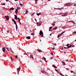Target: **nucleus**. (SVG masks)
<instances>
[{
  "label": "nucleus",
  "mask_w": 76,
  "mask_h": 76,
  "mask_svg": "<svg viewBox=\"0 0 76 76\" xmlns=\"http://www.w3.org/2000/svg\"><path fill=\"white\" fill-rule=\"evenodd\" d=\"M39 34L42 37H43V36H44V34H43V32H42V31H40Z\"/></svg>",
  "instance_id": "obj_1"
},
{
  "label": "nucleus",
  "mask_w": 76,
  "mask_h": 76,
  "mask_svg": "<svg viewBox=\"0 0 76 76\" xmlns=\"http://www.w3.org/2000/svg\"><path fill=\"white\" fill-rule=\"evenodd\" d=\"M15 17V19H16V20H17L18 18V16L16 15H14Z\"/></svg>",
  "instance_id": "obj_2"
},
{
  "label": "nucleus",
  "mask_w": 76,
  "mask_h": 76,
  "mask_svg": "<svg viewBox=\"0 0 76 76\" xmlns=\"http://www.w3.org/2000/svg\"><path fill=\"white\" fill-rule=\"evenodd\" d=\"M71 47H72V46H71V45H70L69 47H64V48L65 49H68V48H71Z\"/></svg>",
  "instance_id": "obj_3"
},
{
  "label": "nucleus",
  "mask_w": 76,
  "mask_h": 76,
  "mask_svg": "<svg viewBox=\"0 0 76 76\" xmlns=\"http://www.w3.org/2000/svg\"><path fill=\"white\" fill-rule=\"evenodd\" d=\"M26 39H30V38H31V37L30 36H28L27 37H26Z\"/></svg>",
  "instance_id": "obj_4"
},
{
  "label": "nucleus",
  "mask_w": 76,
  "mask_h": 76,
  "mask_svg": "<svg viewBox=\"0 0 76 76\" xmlns=\"http://www.w3.org/2000/svg\"><path fill=\"white\" fill-rule=\"evenodd\" d=\"M2 51H3V52H5V51H6V50L5 49V48H2Z\"/></svg>",
  "instance_id": "obj_5"
},
{
  "label": "nucleus",
  "mask_w": 76,
  "mask_h": 76,
  "mask_svg": "<svg viewBox=\"0 0 76 76\" xmlns=\"http://www.w3.org/2000/svg\"><path fill=\"white\" fill-rule=\"evenodd\" d=\"M20 68H18L17 69V70L18 71V73L19 72V71H20Z\"/></svg>",
  "instance_id": "obj_6"
},
{
  "label": "nucleus",
  "mask_w": 76,
  "mask_h": 76,
  "mask_svg": "<svg viewBox=\"0 0 76 76\" xmlns=\"http://www.w3.org/2000/svg\"><path fill=\"white\" fill-rule=\"evenodd\" d=\"M12 20L13 21V22L15 24H16V21L15 20L13 19H12Z\"/></svg>",
  "instance_id": "obj_7"
},
{
  "label": "nucleus",
  "mask_w": 76,
  "mask_h": 76,
  "mask_svg": "<svg viewBox=\"0 0 76 76\" xmlns=\"http://www.w3.org/2000/svg\"><path fill=\"white\" fill-rule=\"evenodd\" d=\"M69 22H72V23H73V24H75V23L73 21H72V20L70 21H69Z\"/></svg>",
  "instance_id": "obj_8"
},
{
  "label": "nucleus",
  "mask_w": 76,
  "mask_h": 76,
  "mask_svg": "<svg viewBox=\"0 0 76 76\" xmlns=\"http://www.w3.org/2000/svg\"><path fill=\"white\" fill-rule=\"evenodd\" d=\"M41 15V12L37 14V16H39V15Z\"/></svg>",
  "instance_id": "obj_9"
},
{
  "label": "nucleus",
  "mask_w": 76,
  "mask_h": 76,
  "mask_svg": "<svg viewBox=\"0 0 76 76\" xmlns=\"http://www.w3.org/2000/svg\"><path fill=\"white\" fill-rule=\"evenodd\" d=\"M52 66H53V67H54V68H55V69H57V66H55V65H53Z\"/></svg>",
  "instance_id": "obj_10"
},
{
  "label": "nucleus",
  "mask_w": 76,
  "mask_h": 76,
  "mask_svg": "<svg viewBox=\"0 0 76 76\" xmlns=\"http://www.w3.org/2000/svg\"><path fill=\"white\" fill-rule=\"evenodd\" d=\"M37 51H38L39 52H42V51L40 50H38V49H37Z\"/></svg>",
  "instance_id": "obj_11"
},
{
  "label": "nucleus",
  "mask_w": 76,
  "mask_h": 76,
  "mask_svg": "<svg viewBox=\"0 0 76 76\" xmlns=\"http://www.w3.org/2000/svg\"><path fill=\"white\" fill-rule=\"evenodd\" d=\"M67 14H64V15H62V16H67Z\"/></svg>",
  "instance_id": "obj_12"
},
{
  "label": "nucleus",
  "mask_w": 76,
  "mask_h": 76,
  "mask_svg": "<svg viewBox=\"0 0 76 76\" xmlns=\"http://www.w3.org/2000/svg\"><path fill=\"white\" fill-rule=\"evenodd\" d=\"M62 63L63 64V65H66V64H65L64 62L62 61Z\"/></svg>",
  "instance_id": "obj_13"
},
{
  "label": "nucleus",
  "mask_w": 76,
  "mask_h": 76,
  "mask_svg": "<svg viewBox=\"0 0 76 76\" xmlns=\"http://www.w3.org/2000/svg\"><path fill=\"white\" fill-rule=\"evenodd\" d=\"M64 32H65V31H63V32H62L61 33V34H60V35H62V34H63L64 33Z\"/></svg>",
  "instance_id": "obj_14"
},
{
  "label": "nucleus",
  "mask_w": 76,
  "mask_h": 76,
  "mask_svg": "<svg viewBox=\"0 0 76 76\" xmlns=\"http://www.w3.org/2000/svg\"><path fill=\"white\" fill-rule=\"evenodd\" d=\"M15 25H16V30H17V29H18V25H17V24H15Z\"/></svg>",
  "instance_id": "obj_15"
},
{
  "label": "nucleus",
  "mask_w": 76,
  "mask_h": 76,
  "mask_svg": "<svg viewBox=\"0 0 76 76\" xmlns=\"http://www.w3.org/2000/svg\"><path fill=\"white\" fill-rule=\"evenodd\" d=\"M14 9L13 7H12L10 9V10H14Z\"/></svg>",
  "instance_id": "obj_16"
},
{
  "label": "nucleus",
  "mask_w": 76,
  "mask_h": 76,
  "mask_svg": "<svg viewBox=\"0 0 76 76\" xmlns=\"http://www.w3.org/2000/svg\"><path fill=\"white\" fill-rule=\"evenodd\" d=\"M26 12L25 13V14H24V15H26V14H27V13H28V10H26Z\"/></svg>",
  "instance_id": "obj_17"
},
{
  "label": "nucleus",
  "mask_w": 76,
  "mask_h": 76,
  "mask_svg": "<svg viewBox=\"0 0 76 76\" xmlns=\"http://www.w3.org/2000/svg\"><path fill=\"white\" fill-rule=\"evenodd\" d=\"M18 9H16L15 10V13H18Z\"/></svg>",
  "instance_id": "obj_18"
},
{
  "label": "nucleus",
  "mask_w": 76,
  "mask_h": 76,
  "mask_svg": "<svg viewBox=\"0 0 76 76\" xmlns=\"http://www.w3.org/2000/svg\"><path fill=\"white\" fill-rule=\"evenodd\" d=\"M30 57H31V58H32V59H34V57H33V56L30 55Z\"/></svg>",
  "instance_id": "obj_19"
},
{
  "label": "nucleus",
  "mask_w": 76,
  "mask_h": 76,
  "mask_svg": "<svg viewBox=\"0 0 76 76\" xmlns=\"http://www.w3.org/2000/svg\"><path fill=\"white\" fill-rule=\"evenodd\" d=\"M18 19V22H20V19L19 18H18V19Z\"/></svg>",
  "instance_id": "obj_20"
},
{
  "label": "nucleus",
  "mask_w": 76,
  "mask_h": 76,
  "mask_svg": "<svg viewBox=\"0 0 76 76\" xmlns=\"http://www.w3.org/2000/svg\"><path fill=\"white\" fill-rule=\"evenodd\" d=\"M41 72L43 73H45V72L44 71H41Z\"/></svg>",
  "instance_id": "obj_21"
},
{
  "label": "nucleus",
  "mask_w": 76,
  "mask_h": 76,
  "mask_svg": "<svg viewBox=\"0 0 76 76\" xmlns=\"http://www.w3.org/2000/svg\"><path fill=\"white\" fill-rule=\"evenodd\" d=\"M59 74L60 75H61L62 76H64V75H63L62 74H61V72L59 73Z\"/></svg>",
  "instance_id": "obj_22"
},
{
  "label": "nucleus",
  "mask_w": 76,
  "mask_h": 76,
  "mask_svg": "<svg viewBox=\"0 0 76 76\" xmlns=\"http://www.w3.org/2000/svg\"><path fill=\"white\" fill-rule=\"evenodd\" d=\"M67 47H70V45L69 46V44H67L66 45Z\"/></svg>",
  "instance_id": "obj_23"
},
{
  "label": "nucleus",
  "mask_w": 76,
  "mask_h": 76,
  "mask_svg": "<svg viewBox=\"0 0 76 76\" xmlns=\"http://www.w3.org/2000/svg\"><path fill=\"white\" fill-rule=\"evenodd\" d=\"M6 20H9V18L8 17H7V18H6Z\"/></svg>",
  "instance_id": "obj_24"
},
{
  "label": "nucleus",
  "mask_w": 76,
  "mask_h": 76,
  "mask_svg": "<svg viewBox=\"0 0 76 76\" xmlns=\"http://www.w3.org/2000/svg\"><path fill=\"white\" fill-rule=\"evenodd\" d=\"M54 29L55 30H56V29H57V27H55L54 28Z\"/></svg>",
  "instance_id": "obj_25"
},
{
  "label": "nucleus",
  "mask_w": 76,
  "mask_h": 76,
  "mask_svg": "<svg viewBox=\"0 0 76 76\" xmlns=\"http://www.w3.org/2000/svg\"><path fill=\"white\" fill-rule=\"evenodd\" d=\"M17 8L18 10L20 9V7H18Z\"/></svg>",
  "instance_id": "obj_26"
},
{
  "label": "nucleus",
  "mask_w": 76,
  "mask_h": 76,
  "mask_svg": "<svg viewBox=\"0 0 76 76\" xmlns=\"http://www.w3.org/2000/svg\"><path fill=\"white\" fill-rule=\"evenodd\" d=\"M8 17H9V16H4V17L5 18H8Z\"/></svg>",
  "instance_id": "obj_27"
},
{
  "label": "nucleus",
  "mask_w": 76,
  "mask_h": 76,
  "mask_svg": "<svg viewBox=\"0 0 76 76\" xmlns=\"http://www.w3.org/2000/svg\"><path fill=\"white\" fill-rule=\"evenodd\" d=\"M60 37V35H58L57 37L58 38L59 37Z\"/></svg>",
  "instance_id": "obj_28"
},
{
  "label": "nucleus",
  "mask_w": 76,
  "mask_h": 76,
  "mask_svg": "<svg viewBox=\"0 0 76 76\" xmlns=\"http://www.w3.org/2000/svg\"><path fill=\"white\" fill-rule=\"evenodd\" d=\"M11 57V60H12V61H13V59L12 58V57Z\"/></svg>",
  "instance_id": "obj_29"
},
{
  "label": "nucleus",
  "mask_w": 76,
  "mask_h": 76,
  "mask_svg": "<svg viewBox=\"0 0 76 76\" xmlns=\"http://www.w3.org/2000/svg\"><path fill=\"white\" fill-rule=\"evenodd\" d=\"M20 4L21 6H23V4H22L20 3Z\"/></svg>",
  "instance_id": "obj_30"
},
{
  "label": "nucleus",
  "mask_w": 76,
  "mask_h": 76,
  "mask_svg": "<svg viewBox=\"0 0 76 76\" xmlns=\"http://www.w3.org/2000/svg\"><path fill=\"white\" fill-rule=\"evenodd\" d=\"M31 35H34V34L33 33H31Z\"/></svg>",
  "instance_id": "obj_31"
},
{
  "label": "nucleus",
  "mask_w": 76,
  "mask_h": 76,
  "mask_svg": "<svg viewBox=\"0 0 76 76\" xmlns=\"http://www.w3.org/2000/svg\"><path fill=\"white\" fill-rule=\"evenodd\" d=\"M52 28H53V27H50L49 28V29H52Z\"/></svg>",
  "instance_id": "obj_32"
},
{
  "label": "nucleus",
  "mask_w": 76,
  "mask_h": 76,
  "mask_svg": "<svg viewBox=\"0 0 76 76\" xmlns=\"http://www.w3.org/2000/svg\"><path fill=\"white\" fill-rule=\"evenodd\" d=\"M50 54L52 55V56H53V53H52V52H51V53H50Z\"/></svg>",
  "instance_id": "obj_33"
},
{
  "label": "nucleus",
  "mask_w": 76,
  "mask_h": 76,
  "mask_svg": "<svg viewBox=\"0 0 76 76\" xmlns=\"http://www.w3.org/2000/svg\"><path fill=\"white\" fill-rule=\"evenodd\" d=\"M5 48H6V49H7V50H8V51H9V49L7 48H6L5 47Z\"/></svg>",
  "instance_id": "obj_34"
},
{
  "label": "nucleus",
  "mask_w": 76,
  "mask_h": 76,
  "mask_svg": "<svg viewBox=\"0 0 76 76\" xmlns=\"http://www.w3.org/2000/svg\"><path fill=\"white\" fill-rule=\"evenodd\" d=\"M68 4H69V3H68L67 4H65L64 5H65V6H66V5H68Z\"/></svg>",
  "instance_id": "obj_35"
},
{
  "label": "nucleus",
  "mask_w": 76,
  "mask_h": 76,
  "mask_svg": "<svg viewBox=\"0 0 76 76\" xmlns=\"http://www.w3.org/2000/svg\"><path fill=\"white\" fill-rule=\"evenodd\" d=\"M1 5H5V3H3L2 4H1Z\"/></svg>",
  "instance_id": "obj_36"
},
{
  "label": "nucleus",
  "mask_w": 76,
  "mask_h": 76,
  "mask_svg": "<svg viewBox=\"0 0 76 76\" xmlns=\"http://www.w3.org/2000/svg\"><path fill=\"white\" fill-rule=\"evenodd\" d=\"M70 72L71 73H74V72L73 71H71Z\"/></svg>",
  "instance_id": "obj_37"
},
{
  "label": "nucleus",
  "mask_w": 76,
  "mask_h": 76,
  "mask_svg": "<svg viewBox=\"0 0 76 76\" xmlns=\"http://www.w3.org/2000/svg\"><path fill=\"white\" fill-rule=\"evenodd\" d=\"M15 58H18V56H15Z\"/></svg>",
  "instance_id": "obj_38"
},
{
  "label": "nucleus",
  "mask_w": 76,
  "mask_h": 76,
  "mask_svg": "<svg viewBox=\"0 0 76 76\" xmlns=\"http://www.w3.org/2000/svg\"><path fill=\"white\" fill-rule=\"evenodd\" d=\"M52 25L53 26H54V25H55V24L54 23H53L52 24Z\"/></svg>",
  "instance_id": "obj_39"
},
{
  "label": "nucleus",
  "mask_w": 76,
  "mask_h": 76,
  "mask_svg": "<svg viewBox=\"0 0 76 76\" xmlns=\"http://www.w3.org/2000/svg\"><path fill=\"white\" fill-rule=\"evenodd\" d=\"M35 14V12H34L33 13V14H31V15H32L33 16V15H34V14Z\"/></svg>",
  "instance_id": "obj_40"
},
{
  "label": "nucleus",
  "mask_w": 76,
  "mask_h": 76,
  "mask_svg": "<svg viewBox=\"0 0 76 76\" xmlns=\"http://www.w3.org/2000/svg\"><path fill=\"white\" fill-rule=\"evenodd\" d=\"M37 25H39V23L37 22Z\"/></svg>",
  "instance_id": "obj_41"
},
{
  "label": "nucleus",
  "mask_w": 76,
  "mask_h": 76,
  "mask_svg": "<svg viewBox=\"0 0 76 76\" xmlns=\"http://www.w3.org/2000/svg\"><path fill=\"white\" fill-rule=\"evenodd\" d=\"M23 54H24V55H27V56H28V55H27V54H26V53H24Z\"/></svg>",
  "instance_id": "obj_42"
},
{
  "label": "nucleus",
  "mask_w": 76,
  "mask_h": 76,
  "mask_svg": "<svg viewBox=\"0 0 76 76\" xmlns=\"http://www.w3.org/2000/svg\"><path fill=\"white\" fill-rule=\"evenodd\" d=\"M54 45L55 46H56V45H57L56 44V43H54Z\"/></svg>",
  "instance_id": "obj_43"
},
{
  "label": "nucleus",
  "mask_w": 76,
  "mask_h": 76,
  "mask_svg": "<svg viewBox=\"0 0 76 76\" xmlns=\"http://www.w3.org/2000/svg\"><path fill=\"white\" fill-rule=\"evenodd\" d=\"M55 71H56V72L58 71L57 69H55Z\"/></svg>",
  "instance_id": "obj_44"
},
{
  "label": "nucleus",
  "mask_w": 76,
  "mask_h": 76,
  "mask_svg": "<svg viewBox=\"0 0 76 76\" xmlns=\"http://www.w3.org/2000/svg\"><path fill=\"white\" fill-rule=\"evenodd\" d=\"M6 1H9L10 2V1H9V0H6Z\"/></svg>",
  "instance_id": "obj_45"
},
{
  "label": "nucleus",
  "mask_w": 76,
  "mask_h": 76,
  "mask_svg": "<svg viewBox=\"0 0 76 76\" xmlns=\"http://www.w3.org/2000/svg\"><path fill=\"white\" fill-rule=\"evenodd\" d=\"M11 52H12V53H14V52L13 51H12V50H11Z\"/></svg>",
  "instance_id": "obj_46"
},
{
  "label": "nucleus",
  "mask_w": 76,
  "mask_h": 76,
  "mask_svg": "<svg viewBox=\"0 0 76 76\" xmlns=\"http://www.w3.org/2000/svg\"><path fill=\"white\" fill-rule=\"evenodd\" d=\"M74 6H76V4H74Z\"/></svg>",
  "instance_id": "obj_47"
},
{
  "label": "nucleus",
  "mask_w": 76,
  "mask_h": 76,
  "mask_svg": "<svg viewBox=\"0 0 76 76\" xmlns=\"http://www.w3.org/2000/svg\"><path fill=\"white\" fill-rule=\"evenodd\" d=\"M19 23H20V25H22V24H21V23L20 22H19Z\"/></svg>",
  "instance_id": "obj_48"
},
{
  "label": "nucleus",
  "mask_w": 76,
  "mask_h": 76,
  "mask_svg": "<svg viewBox=\"0 0 76 76\" xmlns=\"http://www.w3.org/2000/svg\"><path fill=\"white\" fill-rule=\"evenodd\" d=\"M62 50H64V48H63V47H62Z\"/></svg>",
  "instance_id": "obj_49"
},
{
  "label": "nucleus",
  "mask_w": 76,
  "mask_h": 76,
  "mask_svg": "<svg viewBox=\"0 0 76 76\" xmlns=\"http://www.w3.org/2000/svg\"><path fill=\"white\" fill-rule=\"evenodd\" d=\"M75 45H72V47H75Z\"/></svg>",
  "instance_id": "obj_50"
},
{
  "label": "nucleus",
  "mask_w": 76,
  "mask_h": 76,
  "mask_svg": "<svg viewBox=\"0 0 76 76\" xmlns=\"http://www.w3.org/2000/svg\"><path fill=\"white\" fill-rule=\"evenodd\" d=\"M43 58L44 60H46V58Z\"/></svg>",
  "instance_id": "obj_51"
},
{
  "label": "nucleus",
  "mask_w": 76,
  "mask_h": 76,
  "mask_svg": "<svg viewBox=\"0 0 76 76\" xmlns=\"http://www.w3.org/2000/svg\"><path fill=\"white\" fill-rule=\"evenodd\" d=\"M66 70H69V69L68 68H66Z\"/></svg>",
  "instance_id": "obj_52"
},
{
  "label": "nucleus",
  "mask_w": 76,
  "mask_h": 76,
  "mask_svg": "<svg viewBox=\"0 0 76 76\" xmlns=\"http://www.w3.org/2000/svg\"><path fill=\"white\" fill-rule=\"evenodd\" d=\"M36 2H37L38 1L37 0H35Z\"/></svg>",
  "instance_id": "obj_53"
},
{
  "label": "nucleus",
  "mask_w": 76,
  "mask_h": 76,
  "mask_svg": "<svg viewBox=\"0 0 76 76\" xmlns=\"http://www.w3.org/2000/svg\"><path fill=\"white\" fill-rule=\"evenodd\" d=\"M57 73H59V71H57Z\"/></svg>",
  "instance_id": "obj_54"
},
{
  "label": "nucleus",
  "mask_w": 76,
  "mask_h": 76,
  "mask_svg": "<svg viewBox=\"0 0 76 76\" xmlns=\"http://www.w3.org/2000/svg\"><path fill=\"white\" fill-rule=\"evenodd\" d=\"M35 20H36V21L37 22V19H36L35 18Z\"/></svg>",
  "instance_id": "obj_55"
},
{
  "label": "nucleus",
  "mask_w": 76,
  "mask_h": 76,
  "mask_svg": "<svg viewBox=\"0 0 76 76\" xmlns=\"http://www.w3.org/2000/svg\"><path fill=\"white\" fill-rule=\"evenodd\" d=\"M9 31H7V33H9Z\"/></svg>",
  "instance_id": "obj_56"
},
{
  "label": "nucleus",
  "mask_w": 76,
  "mask_h": 76,
  "mask_svg": "<svg viewBox=\"0 0 76 76\" xmlns=\"http://www.w3.org/2000/svg\"><path fill=\"white\" fill-rule=\"evenodd\" d=\"M62 13H60V15H61V14H62Z\"/></svg>",
  "instance_id": "obj_57"
},
{
  "label": "nucleus",
  "mask_w": 76,
  "mask_h": 76,
  "mask_svg": "<svg viewBox=\"0 0 76 76\" xmlns=\"http://www.w3.org/2000/svg\"><path fill=\"white\" fill-rule=\"evenodd\" d=\"M50 59H53V58H52V57H51V58H50Z\"/></svg>",
  "instance_id": "obj_58"
},
{
  "label": "nucleus",
  "mask_w": 76,
  "mask_h": 76,
  "mask_svg": "<svg viewBox=\"0 0 76 76\" xmlns=\"http://www.w3.org/2000/svg\"><path fill=\"white\" fill-rule=\"evenodd\" d=\"M51 35H52V34H50V36H51Z\"/></svg>",
  "instance_id": "obj_59"
},
{
  "label": "nucleus",
  "mask_w": 76,
  "mask_h": 76,
  "mask_svg": "<svg viewBox=\"0 0 76 76\" xmlns=\"http://www.w3.org/2000/svg\"><path fill=\"white\" fill-rule=\"evenodd\" d=\"M75 33H76V32H74L73 33L74 34H75Z\"/></svg>",
  "instance_id": "obj_60"
},
{
  "label": "nucleus",
  "mask_w": 76,
  "mask_h": 76,
  "mask_svg": "<svg viewBox=\"0 0 76 76\" xmlns=\"http://www.w3.org/2000/svg\"><path fill=\"white\" fill-rule=\"evenodd\" d=\"M1 30L2 31H3V29H1Z\"/></svg>",
  "instance_id": "obj_61"
},
{
  "label": "nucleus",
  "mask_w": 76,
  "mask_h": 76,
  "mask_svg": "<svg viewBox=\"0 0 76 76\" xmlns=\"http://www.w3.org/2000/svg\"><path fill=\"white\" fill-rule=\"evenodd\" d=\"M10 50H11H11H12V48H10Z\"/></svg>",
  "instance_id": "obj_62"
},
{
  "label": "nucleus",
  "mask_w": 76,
  "mask_h": 76,
  "mask_svg": "<svg viewBox=\"0 0 76 76\" xmlns=\"http://www.w3.org/2000/svg\"><path fill=\"white\" fill-rule=\"evenodd\" d=\"M41 25V24H40L39 25V26H40V25Z\"/></svg>",
  "instance_id": "obj_63"
},
{
  "label": "nucleus",
  "mask_w": 76,
  "mask_h": 76,
  "mask_svg": "<svg viewBox=\"0 0 76 76\" xmlns=\"http://www.w3.org/2000/svg\"><path fill=\"white\" fill-rule=\"evenodd\" d=\"M52 49H53V50H54V48H52Z\"/></svg>",
  "instance_id": "obj_64"
}]
</instances>
